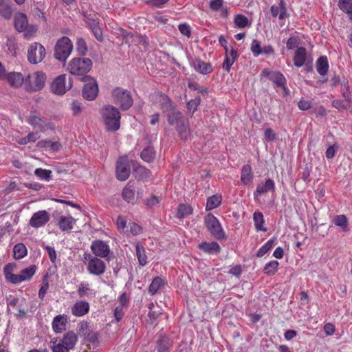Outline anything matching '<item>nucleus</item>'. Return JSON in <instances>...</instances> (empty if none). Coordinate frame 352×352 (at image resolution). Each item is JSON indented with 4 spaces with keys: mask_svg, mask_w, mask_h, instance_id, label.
Returning a JSON list of instances; mask_svg holds the SVG:
<instances>
[{
    "mask_svg": "<svg viewBox=\"0 0 352 352\" xmlns=\"http://www.w3.org/2000/svg\"><path fill=\"white\" fill-rule=\"evenodd\" d=\"M12 269L13 265L12 263H8L3 267L5 278L7 281L12 284H19L23 281L30 280L36 272V267L32 265L23 269L19 274H13L12 272Z\"/></svg>",
    "mask_w": 352,
    "mask_h": 352,
    "instance_id": "1",
    "label": "nucleus"
},
{
    "mask_svg": "<svg viewBox=\"0 0 352 352\" xmlns=\"http://www.w3.org/2000/svg\"><path fill=\"white\" fill-rule=\"evenodd\" d=\"M101 115L107 130L116 131L120 129V113L118 109L107 105L101 109Z\"/></svg>",
    "mask_w": 352,
    "mask_h": 352,
    "instance_id": "2",
    "label": "nucleus"
},
{
    "mask_svg": "<svg viewBox=\"0 0 352 352\" xmlns=\"http://www.w3.org/2000/svg\"><path fill=\"white\" fill-rule=\"evenodd\" d=\"M46 80L45 73L41 71L34 72L25 78V89L28 91H39L44 88Z\"/></svg>",
    "mask_w": 352,
    "mask_h": 352,
    "instance_id": "3",
    "label": "nucleus"
},
{
    "mask_svg": "<svg viewBox=\"0 0 352 352\" xmlns=\"http://www.w3.org/2000/svg\"><path fill=\"white\" fill-rule=\"evenodd\" d=\"M83 262L86 263L87 272L94 276L103 274L106 270V265L100 258L94 256L89 253L83 255Z\"/></svg>",
    "mask_w": 352,
    "mask_h": 352,
    "instance_id": "4",
    "label": "nucleus"
},
{
    "mask_svg": "<svg viewBox=\"0 0 352 352\" xmlns=\"http://www.w3.org/2000/svg\"><path fill=\"white\" fill-rule=\"evenodd\" d=\"M92 61L88 58H74L69 63L68 70L72 75L82 76L89 72Z\"/></svg>",
    "mask_w": 352,
    "mask_h": 352,
    "instance_id": "5",
    "label": "nucleus"
},
{
    "mask_svg": "<svg viewBox=\"0 0 352 352\" xmlns=\"http://www.w3.org/2000/svg\"><path fill=\"white\" fill-rule=\"evenodd\" d=\"M73 50L71 40L67 36H63L56 42L54 49V56L59 61H65Z\"/></svg>",
    "mask_w": 352,
    "mask_h": 352,
    "instance_id": "6",
    "label": "nucleus"
},
{
    "mask_svg": "<svg viewBox=\"0 0 352 352\" xmlns=\"http://www.w3.org/2000/svg\"><path fill=\"white\" fill-rule=\"evenodd\" d=\"M112 98L113 102L119 105L122 110L129 109L133 104V98L130 92L120 87H116L113 90Z\"/></svg>",
    "mask_w": 352,
    "mask_h": 352,
    "instance_id": "7",
    "label": "nucleus"
},
{
    "mask_svg": "<svg viewBox=\"0 0 352 352\" xmlns=\"http://www.w3.org/2000/svg\"><path fill=\"white\" fill-rule=\"evenodd\" d=\"M45 55V48L38 42L32 43L28 47L27 58L31 64L36 65L42 62Z\"/></svg>",
    "mask_w": 352,
    "mask_h": 352,
    "instance_id": "8",
    "label": "nucleus"
},
{
    "mask_svg": "<svg viewBox=\"0 0 352 352\" xmlns=\"http://www.w3.org/2000/svg\"><path fill=\"white\" fill-rule=\"evenodd\" d=\"M72 86L70 80L67 82L66 74H61L53 80L50 85V89L54 94L63 96L72 88Z\"/></svg>",
    "mask_w": 352,
    "mask_h": 352,
    "instance_id": "9",
    "label": "nucleus"
},
{
    "mask_svg": "<svg viewBox=\"0 0 352 352\" xmlns=\"http://www.w3.org/2000/svg\"><path fill=\"white\" fill-rule=\"evenodd\" d=\"M86 82L83 89L82 94L85 98L92 100L96 98L98 95V88L96 81L89 76H86L82 78Z\"/></svg>",
    "mask_w": 352,
    "mask_h": 352,
    "instance_id": "10",
    "label": "nucleus"
},
{
    "mask_svg": "<svg viewBox=\"0 0 352 352\" xmlns=\"http://www.w3.org/2000/svg\"><path fill=\"white\" fill-rule=\"evenodd\" d=\"M116 173L117 179L120 181H125L129 178L131 169L126 157H121L118 160Z\"/></svg>",
    "mask_w": 352,
    "mask_h": 352,
    "instance_id": "11",
    "label": "nucleus"
},
{
    "mask_svg": "<svg viewBox=\"0 0 352 352\" xmlns=\"http://www.w3.org/2000/svg\"><path fill=\"white\" fill-rule=\"evenodd\" d=\"M275 190L274 182L271 179H266L264 182L258 184L254 192V197L256 202H261V198L268 192H274Z\"/></svg>",
    "mask_w": 352,
    "mask_h": 352,
    "instance_id": "12",
    "label": "nucleus"
},
{
    "mask_svg": "<svg viewBox=\"0 0 352 352\" xmlns=\"http://www.w3.org/2000/svg\"><path fill=\"white\" fill-rule=\"evenodd\" d=\"M91 250L96 257L107 258L109 255L111 250L109 245L101 240H95L92 241Z\"/></svg>",
    "mask_w": 352,
    "mask_h": 352,
    "instance_id": "13",
    "label": "nucleus"
},
{
    "mask_svg": "<svg viewBox=\"0 0 352 352\" xmlns=\"http://www.w3.org/2000/svg\"><path fill=\"white\" fill-rule=\"evenodd\" d=\"M28 122L34 129H37L41 131H45L49 129H54L55 128L54 125L48 122L46 119L41 118L34 114L30 116L28 120Z\"/></svg>",
    "mask_w": 352,
    "mask_h": 352,
    "instance_id": "14",
    "label": "nucleus"
},
{
    "mask_svg": "<svg viewBox=\"0 0 352 352\" xmlns=\"http://www.w3.org/2000/svg\"><path fill=\"white\" fill-rule=\"evenodd\" d=\"M118 229L124 234L137 235L141 233L142 228L135 221H116Z\"/></svg>",
    "mask_w": 352,
    "mask_h": 352,
    "instance_id": "15",
    "label": "nucleus"
},
{
    "mask_svg": "<svg viewBox=\"0 0 352 352\" xmlns=\"http://www.w3.org/2000/svg\"><path fill=\"white\" fill-rule=\"evenodd\" d=\"M1 79L6 80L12 87L14 88H19L21 87L23 84L25 85V78L21 73L15 72L7 74L5 72Z\"/></svg>",
    "mask_w": 352,
    "mask_h": 352,
    "instance_id": "16",
    "label": "nucleus"
},
{
    "mask_svg": "<svg viewBox=\"0 0 352 352\" xmlns=\"http://www.w3.org/2000/svg\"><path fill=\"white\" fill-rule=\"evenodd\" d=\"M206 226L210 233L217 239L226 238L225 232L219 221H206Z\"/></svg>",
    "mask_w": 352,
    "mask_h": 352,
    "instance_id": "17",
    "label": "nucleus"
},
{
    "mask_svg": "<svg viewBox=\"0 0 352 352\" xmlns=\"http://www.w3.org/2000/svg\"><path fill=\"white\" fill-rule=\"evenodd\" d=\"M68 317L65 314L55 316L52 322V327L56 333H60L66 330Z\"/></svg>",
    "mask_w": 352,
    "mask_h": 352,
    "instance_id": "18",
    "label": "nucleus"
},
{
    "mask_svg": "<svg viewBox=\"0 0 352 352\" xmlns=\"http://www.w3.org/2000/svg\"><path fill=\"white\" fill-rule=\"evenodd\" d=\"M190 66L198 73L208 74L212 71V65L199 58H193L190 62Z\"/></svg>",
    "mask_w": 352,
    "mask_h": 352,
    "instance_id": "19",
    "label": "nucleus"
},
{
    "mask_svg": "<svg viewBox=\"0 0 352 352\" xmlns=\"http://www.w3.org/2000/svg\"><path fill=\"white\" fill-rule=\"evenodd\" d=\"M89 302L85 300L76 301L71 308L72 315L76 317H82L89 311Z\"/></svg>",
    "mask_w": 352,
    "mask_h": 352,
    "instance_id": "20",
    "label": "nucleus"
},
{
    "mask_svg": "<svg viewBox=\"0 0 352 352\" xmlns=\"http://www.w3.org/2000/svg\"><path fill=\"white\" fill-rule=\"evenodd\" d=\"M78 341L77 335L72 331H69L64 334L63 337L56 342L58 344H62L70 349H73Z\"/></svg>",
    "mask_w": 352,
    "mask_h": 352,
    "instance_id": "21",
    "label": "nucleus"
},
{
    "mask_svg": "<svg viewBox=\"0 0 352 352\" xmlns=\"http://www.w3.org/2000/svg\"><path fill=\"white\" fill-rule=\"evenodd\" d=\"M270 11L274 17L278 16L279 19H283L289 16L286 3L284 0H278V4L272 6Z\"/></svg>",
    "mask_w": 352,
    "mask_h": 352,
    "instance_id": "22",
    "label": "nucleus"
},
{
    "mask_svg": "<svg viewBox=\"0 0 352 352\" xmlns=\"http://www.w3.org/2000/svg\"><path fill=\"white\" fill-rule=\"evenodd\" d=\"M262 74L269 78L276 87H284L285 84V78L284 76L278 72H271L263 70Z\"/></svg>",
    "mask_w": 352,
    "mask_h": 352,
    "instance_id": "23",
    "label": "nucleus"
},
{
    "mask_svg": "<svg viewBox=\"0 0 352 352\" xmlns=\"http://www.w3.org/2000/svg\"><path fill=\"white\" fill-rule=\"evenodd\" d=\"M167 120L169 124L174 126L176 129L180 124L185 122L187 118H184L179 111L172 109L167 113Z\"/></svg>",
    "mask_w": 352,
    "mask_h": 352,
    "instance_id": "24",
    "label": "nucleus"
},
{
    "mask_svg": "<svg viewBox=\"0 0 352 352\" xmlns=\"http://www.w3.org/2000/svg\"><path fill=\"white\" fill-rule=\"evenodd\" d=\"M177 133L180 138L184 141L189 140L192 138V134L189 126V122L188 119L182 122L176 129Z\"/></svg>",
    "mask_w": 352,
    "mask_h": 352,
    "instance_id": "25",
    "label": "nucleus"
},
{
    "mask_svg": "<svg viewBox=\"0 0 352 352\" xmlns=\"http://www.w3.org/2000/svg\"><path fill=\"white\" fill-rule=\"evenodd\" d=\"M14 27L18 32H23L29 24L28 19L25 14L18 12L14 17Z\"/></svg>",
    "mask_w": 352,
    "mask_h": 352,
    "instance_id": "26",
    "label": "nucleus"
},
{
    "mask_svg": "<svg viewBox=\"0 0 352 352\" xmlns=\"http://www.w3.org/2000/svg\"><path fill=\"white\" fill-rule=\"evenodd\" d=\"M199 248L208 254H217L221 250L219 245L215 241L211 243L202 242L199 245Z\"/></svg>",
    "mask_w": 352,
    "mask_h": 352,
    "instance_id": "27",
    "label": "nucleus"
},
{
    "mask_svg": "<svg viewBox=\"0 0 352 352\" xmlns=\"http://www.w3.org/2000/svg\"><path fill=\"white\" fill-rule=\"evenodd\" d=\"M343 96L344 97V100L336 99L332 101V106L339 111L347 110L350 103H352V100L349 94H343Z\"/></svg>",
    "mask_w": 352,
    "mask_h": 352,
    "instance_id": "28",
    "label": "nucleus"
},
{
    "mask_svg": "<svg viewBox=\"0 0 352 352\" xmlns=\"http://www.w3.org/2000/svg\"><path fill=\"white\" fill-rule=\"evenodd\" d=\"M135 188L131 182L124 188L122 190L123 199L129 203H133L135 200Z\"/></svg>",
    "mask_w": 352,
    "mask_h": 352,
    "instance_id": "29",
    "label": "nucleus"
},
{
    "mask_svg": "<svg viewBox=\"0 0 352 352\" xmlns=\"http://www.w3.org/2000/svg\"><path fill=\"white\" fill-rule=\"evenodd\" d=\"M307 51L304 47H298L294 56V63L297 67H302L306 60Z\"/></svg>",
    "mask_w": 352,
    "mask_h": 352,
    "instance_id": "30",
    "label": "nucleus"
},
{
    "mask_svg": "<svg viewBox=\"0 0 352 352\" xmlns=\"http://www.w3.org/2000/svg\"><path fill=\"white\" fill-rule=\"evenodd\" d=\"M253 180V173L250 165L243 166L241 174V181L244 185L250 184Z\"/></svg>",
    "mask_w": 352,
    "mask_h": 352,
    "instance_id": "31",
    "label": "nucleus"
},
{
    "mask_svg": "<svg viewBox=\"0 0 352 352\" xmlns=\"http://www.w3.org/2000/svg\"><path fill=\"white\" fill-rule=\"evenodd\" d=\"M37 146L45 148L52 151H57L60 148L61 145L58 142H53L51 140H43L37 143Z\"/></svg>",
    "mask_w": 352,
    "mask_h": 352,
    "instance_id": "32",
    "label": "nucleus"
},
{
    "mask_svg": "<svg viewBox=\"0 0 352 352\" xmlns=\"http://www.w3.org/2000/svg\"><path fill=\"white\" fill-rule=\"evenodd\" d=\"M165 284L164 280L160 276L155 277L148 287L151 295H155Z\"/></svg>",
    "mask_w": 352,
    "mask_h": 352,
    "instance_id": "33",
    "label": "nucleus"
},
{
    "mask_svg": "<svg viewBox=\"0 0 352 352\" xmlns=\"http://www.w3.org/2000/svg\"><path fill=\"white\" fill-rule=\"evenodd\" d=\"M316 69L318 73L321 76H324L327 74L329 69V63L326 56H320L317 60Z\"/></svg>",
    "mask_w": 352,
    "mask_h": 352,
    "instance_id": "34",
    "label": "nucleus"
},
{
    "mask_svg": "<svg viewBox=\"0 0 352 352\" xmlns=\"http://www.w3.org/2000/svg\"><path fill=\"white\" fill-rule=\"evenodd\" d=\"M172 341L167 337H162L157 342V352H169Z\"/></svg>",
    "mask_w": 352,
    "mask_h": 352,
    "instance_id": "35",
    "label": "nucleus"
},
{
    "mask_svg": "<svg viewBox=\"0 0 352 352\" xmlns=\"http://www.w3.org/2000/svg\"><path fill=\"white\" fill-rule=\"evenodd\" d=\"M222 197L221 195L216 194L211 197H209L207 199L206 209V210H210L217 208L221 203Z\"/></svg>",
    "mask_w": 352,
    "mask_h": 352,
    "instance_id": "36",
    "label": "nucleus"
},
{
    "mask_svg": "<svg viewBox=\"0 0 352 352\" xmlns=\"http://www.w3.org/2000/svg\"><path fill=\"white\" fill-rule=\"evenodd\" d=\"M234 23L235 27L240 29L245 28L251 25V23L249 21L248 19L245 16L241 14H238L234 16Z\"/></svg>",
    "mask_w": 352,
    "mask_h": 352,
    "instance_id": "37",
    "label": "nucleus"
},
{
    "mask_svg": "<svg viewBox=\"0 0 352 352\" xmlns=\"http://www.w3.org/2000/svg\"><path fill=\"white\" fill-rule=\"evenodd\" d=\"M25 30H23V37L27 40H31L36 36L38 27L36 24H28Z\"/></svg>",
    "mask_w": 352,
    "mask_h": 352,
    "instance_id": "38",
    "label": "nucleus"
},
{
    "mask_svg": "<svg viewBox=\"0 0 352 352\" xmlns=\"http://www.w3.org/2000/svg\"><path fill=\"white\" fill-rule=\"evenodd\" d=\"M135 250L139 264L142 266H144L147 263V257L145 254V249L144 246L140 243H137L135 245Z\"/></svg>",
    "mask_w": 352,
    "mask_h": 352,
    "instance_id": "39",
    "label": "nucleus"
},
{
    "mask_svg": "<svg viewBox=\"0 0 352 352\" xmlns=\"http://www.w3.org/2000/svg\"><path fill=\"white\" fill-rule=\"evenodd\" d=\"M14 258L21 259L24 258L28 254V250L23 243H17L13 248Z\"/></svg>",
    "mask_w": 352,
    "mask_h": 352,
    "instance_id": "40",
    "label": "nucleus"
},
{
    "mask_svg": "<svg viewBox=\"0 0 352 352\" xmlns=\"http://www.w3.org/2000/svg\"><path fill=\"white\" fill-rule=\"evenodd\" d=\"M276 239H271L262 245L256 252V256L261 258L267 254L275 245Z\"/></svg>",
    "mask_w": 352,
    "mask_h": 352,
    "instance_id": "41",
    "label": "nucleus"
},
{
    "mask_svg": "<svg viewBox=\"0 0 352 352\" xmlns=\"http://www.w3.org/2000/svg\"><path fill=\"white\" fill-rule=\"evenodd\" d=\"M278 265L279 263L277 261H271L265 264L263 272L265 274L268 276L274 275L278 271Z\"/></svg>",
    "mask_w": 352,
    "mask_h": 352,
    "instance_id": "42",
    "label": "nucleus"
},
{
    "mask_svg": "<svg viewBox=\"0 0 352 352\" xmlns=\"http://www.w3.org/2000/svg\"><path fill=\"white\" fill-rule=\"evenodd\" d=\"M91 292L92 289H91L90 284L88 282L82 281L79 284L77 291L79 297L82 298L88 296L91 294Z\"/></svg>",
    "mask_w": 352,
    "mask_h": 352,
    "instance_id": "43",
    "label": "nucleus"
},
{
    "mask_svg": "<svg viewBox=\"0 0 352 352\" xmlns=\"http://www.w3.org/2000/svg\"><path fill=\"white\" fill-rule=\"evenodd\" d=\"M155 153L153 148L148 146L145 148L141 153V158L146 162H151L154 160Z\"/></svg>",
    "mask_w": 352,
    "mask_h": 352,
    "instance_id": "44",
    "label": "nucleus"
},
{
    "mask_svg": "<svg viewBox=\"0 0 352 352\" xmlns=\"http://www.w3.org/2000/svg\"><path fill=\"white\" fill-rule=\"evenodd\" d=\"M41 135L37 132H32L30 133L27 136L21 138L18 143L21 145H25L30 142H35L36 140H38L40 138Z\"/></svg>",
    "mask_w": 352,
    "mask_h": 352,
    "instance_id": "45",
    "label": "nucleus"
},
{
    "mask_svg": "<svg viewBox=\"0 0 352 352\" xmlns=\"http://www.w3.org/2000/svg\"><path fill=\"white\" fill-rule=\"evenodd\" d=\"M135 175L140 179L148 180L151 178V171L144 166H139L135 170Z\"/></svg>",
    "mask_w": 352,
    "mask_h": 352,
    "instance_id": "46",
    "label": "nucleus"
},
{
    "mask_svg": "<svg viewBox=\"0 0 352 352\" xmlns=\"http://www.w3.org/2000/svg\"><path fill=\"white\" fill-rule=\"evenodd\" d=\"M192 212L191 206L186 204H181L178 207L177 217L184 219L188 217Z\"/></svg>",
    "mask_w": 352,
    "mask_h": 352,
    "instance_id": "47",
    "label": "nucleus"
},
{
    "mask_svg": "<svg viewBox=\"0 0 352 352\" xmlns=\"http://www.w3.org/2000/svg\"><path fill=\"white\" fill-rule=\"evenodd\" d=\"M35 175L41 180L50 181L52 178V171L47 169L36 168L34 170Z\"/></svg>",
    "mask_w": 352,
    "mask_h": 352,
    "instance_id": "48",
    "label": "nucleus"
},
{
    "mask_svg": "<svg viewBox=\"0 0 352 352\" xmlns=\"http://www.w3.org/2000/svg\"><path fill=\"white\" fill-rule=\"evenodd\" d=\"M31 14L36 21H42L43 22L47 21V18L43 10L37 7L34 8L31 10Z\"/></svg>",
    "mask_w": 352,
    "mask_h": 352,
    "instance_id": "49",
    "label": "nucleus"
},
{
    "mask_svg": "<svg viewBox=\"0 0 352 352\" xmlns=\"http://www.w3.org/2000/svg\"><path fill=\"white\" fill-rule=\"evenodd\" d=\"M58 341V338H54L51 340V346L52 352H69L70 349L68 347L67 349L66 346H63L62 344H56V342Z\"/></svg>",
    "mask_w": 352,
    "mask_h": 352,
    "instance_id": "50",
    "label": "nucleus"
},
{
    "mask_svg": "<svg viewBox=\"0 0 352 352\" xmlns=\"http://www.w3.org/2000/svg\"><path fill=\"white\" fill-rule=\"evenodd\" d=\"M78 333L80 336H85L91 331L89 322L86 321H82L78 324L77 327Z\"/></svg>",
    "mask_w": 352,
    "mask_h": 352,
    "instance_id": "51",
    "label": "nucleus"
},
{
    "mask_svg": "<svg viewBox=\"0 0 352 352\" xmlns=\"http://www.w3.org/2000/svg\"><path fill=\"white\" fill-rule=\"evenodd\" d=\"M89 25H90V28H91L93 34H94L96 38L98 41H102L103 39L102 33V30H101L100 28L99 27L98 23H96V21H94L92 22V24L89 23Z\"/></svg>",
    "mask_w": 352,
    "mask_h": 352,
    "instance_id": "52",
    "label": "nucleus"
},
{
    "mask_svg": "<svg viewBox=\"0 0 352 352\" xmlns=\"http://www.w3.org/2000/svg\"><path fill=\"white\" fill-rule=\"evenodd\" d=\"M0 14L6 19H10L12 15V8L10 6L2 2L0 5Z\"/></svg>",
    "mask_w": 352,
    "mask_h": 352,
    "instance_id": "53",
    "label": "nucleus"
},
{
    "mask_svg": "<svg viewBox=\"0 0 352 352\" xmlns=\"http://www.w3.org/2000/svg\"><path fill=\"white\" fill-rule=\"evenodd\" d=\"M85 340L92 344V345L96 347L98 346V335L96 332L91 331V330L85 336Z\"/></svg>",
    "mask_w": 352,
    "mask_h": 352,
    "instance_id": "54",
    "label": "nucleus"
},
{
    "mask_svg": "<svg viewBox=\"0 0 352 352\" xmlns=\"http://www.w3.org/2000/svg\"><path fill=\"white\" fill-rule=\"evenodd\" d=\"M250 49H251V52H252L253 55L255 57H257L259 55H261V51L262 49V46L261 45L260 42L258 41L257 40L254 39L252 41Z\"/></svg>",
    "mask_w": 352,
    "mask_h": 352,
    "instance_id": "55",
    "label": "nucleus"
},
{
    "mask_svg": "<svg viewBox=\"0 0 352 352\" xmlns=\"http://www.w3.org/2000/svg\"><path fill=\"white\" fill-rule=\"evenodd\" d=\"M338 6L343 12L348 13L352 10V0H339Z\"/></svg>",
    "mask_w": 352,
    "mask_h": 352,
    "instance_id": "56",
    "label": "nucleus"
},
{
    "mask_svg": "<svg viewBox=\"0 0 352 352\" xmlns=\"http://www.w3.org/2000/svg\"><path fill=\"white\" fill-rule=\"evenodd\" d=\"M200 102V98L197 97L193 100H190L187 104V108L189 112L194 113L197 109Z\"/></svg>",
    "mask_w": 352,
    "mask_h": 352,
    "instance_id": "57",
    "label": "nucleus"
},
{
    "mask_svg": "<svg viewBox=\"0 0 352 352\" xmlns=\"http://www.w3.org/2000/svg\"><path fill=\"white\" fill-rule=\"evenodd\" d=\"M49 215L45 210L38 211L33 214L30 220H48Z\"/></svg>",
    "mask_w": 352,
    "mask_h": 352,
    "instance_id": "58",
    "label": "nucleus"
},
{
    "mask_svg": "<svg viewBox=\"0 0 352 352\" xmlns=\"http://www.w3.org/2000/svg\"><path fill=\"white\" fill-rule=\"evenodd\" d=\"M168 0H145V2L153 7L162 8Z\"/></svg>",
    "mask_w": 352,
    "mask_h": 352,
    "instance_id": "59",
    "label": "nucleus"
},
{
    "mask_svg": "<svg viewBox=\"0 0 352 352\" xmlns=\"http://www.w3.org/2000/svg\"><path fill=\"white\" fill-rule=\"evenodd\" d=\"M159 101L162 104V107L163 109H168L171 107V103L170 99L168 98L167 96L164 94H160L159 95Z\"/></svg>",
    "mask_w": 352,
    "mask_h": 352,
    "instance_id": "60",
    "label": "nucleus"
},
{
    "mask_svg": "<svg viewBox=\"0 0 352 352\" xmlns=\"http://www.w3.org/2000/svg\"><path fill=\"white\" fill-rule=\"evenodd\" d=\"M77 51L81 55H85L87 52L86 43L82 39H78L77 41Z\"/></svg>",
    "mask_w": 352,
    "mask_h": 352,
    "instance_id": "61",
    "label": "nucleus"
},
{
    "mask_svg": "<svg viewBox=\"0 0 352 352\" xmlns=\"http://www.w3.org/2000/svg\"><path fill=\"white\" fill-rule=\"evenodd\" d=\"M45 249L47 250L49 258L52 263H54L56 260V252L55 249L53 247L46 245L45 246Z\"/></svg>",
    "mask_w": 352,
    "mask_h": 352,
    "instance_id": "62",
    "label": "nucleus"
},
{
    "mask_svg": "<svg viewBox=\"0 0 352 352\" xmlns=\"http://www.w3.org/2000/svg\"><path fill=\"white\" fill-rule=\"evenodd\" d=\"M71 109L74 116L80 114L82 111L80 103L78 101H74L71 104Z\"/></svg>",
    "mask_w": 352,
    "mask_h": 352,
    "instance_id": "63",
    "label": "nucleus"
},
{
    "mask_svg": "<svg viewBox=\"0 0 352 352\" xmlns=\"http://www.w3.org/2000/svg\"><path fill=\"white\" fill-rule=\"evenodd\" d=\"M223 0H211L210 8L214 11L219 10L223 6Z\"/></svg>",
    "mask_w": 352,
    "mask_h": 352,
    "instance_id": "64",
    "label": "nucleus"
}]
</instances>
